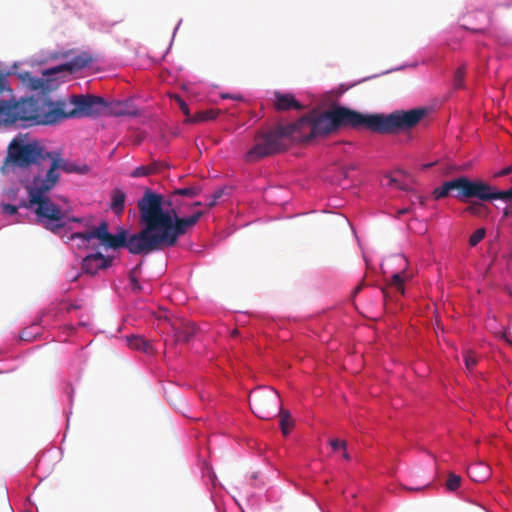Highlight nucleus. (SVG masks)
Here are the masks:
<instances>
[{
	"mask_svg": "<svg viewBox=\"0 0 512 512\" xmlns=\"http://www.w3.org/2000/svg\"><path fill=\"white\" fill-rule=\"evenodd\" d=\"M425 108L396 110L390 114H362L336 106L320 114L309 113L292 123H278L255 134L245 160L253 163L286 151L293 144L327 136L340 128H364L380 134H393L415 127L426 115Z\"/></svg>",
	"mask_w": 512,
	"mask_h": 512,
	"instance_id": "obj_1",
	"label": "nucleus"
},
{
	"mask_svg": "<svg viewBox=\"0 0 512 512\" xmlns=\"http://www.w3.org/2000/svg\"><path fill=\"white\" fill-rule=\"evenodd\" d=\"M163 196L146 188L138 200L137 207L140 223V248H145V254L174 246L178 238L184 235L202 217L198 211L189 217H179L175 209L164 210Z\"/></svg>",
	"mask_w": 512,
	"mask_h": 512,
	"instance_id": "obj_2",
	"label": "nucleus"
},
{
	"mask_svg": "<svg viewBox=\"0 0 512 512\" xmlns=\"http://www.w3.org/2000/svg\"><path fill=\"white\" fill-rule=\"evenodd\" d=\"M55 186L45 182L42 178L33 177L28 190V202L23 201L20 206L31 209L36 215V221L46 230L59 234L69 222L81 223L82 218L71 217L47 195Z\"/></svg>",
	"mask_w": 512,
	"mask_h": 512,
	"instance_id": "obj_3",
	"label": "nucleus"
},
{
	"mask_svg": "<svg viewBox=\"0 0 512 512\" xmlns=\"http://www.w3.org/2000/svg\"><path fill=\"white\" fill-rule=\"evenodd\" d=\"M36 125L55 124L61 120L79 116H98L105 113L108 108L106 100L95 95H75L71 97L70 105L64 101L52 102L43 97Z\"/></svg>",
	"mask_w": 512,
	"mask_h": 512,
	"instance_id": "obj_4",
	"label": "nucleus"
},
{
	"mask_svg": "<svg viewBox=\"0 0 512 512\" xmlns=\"http://www.w3.org/2000/svg\"><path fill=\"white\" fill-rule=\"evenodd\" d=\"M12 92L7 76L0 71V93ZM43 97L21 98L20 100H0V127L36 125Z\"/></svg>",
	"mask_w": 512,
	"mask_h": 512,
	"instance_id": "obj_5",
	"label": "nucleus"
},
{
	"mask_svg": "<svg viewBox=\"0 0 512 512\" xmlns=\"http://www.w3.org/2000/svg\"><path fill=\"white\" fill-rule=\"evenodd\" d=\"M98 239L102 245L111 249L125 247L132 254H145V248H140V231L128 237L125 229H120L117 234L113 235L108 232V224L103 221L98 227L85 232H76L70 236V239H81L89 242L91 239Z\"/></svg>",
	"mask_w": 512,
	"mask_h": 512,
	"instance_id": "obj_6",
	"label": "nucleus"
},
{
	"mask_svg": "<svg viewBox=\"0 0 512 512\" xmlns=\"http://www.w3.org/2000/svg\"><path fill=\"white\" fill-rule=\"evenodd\" d=\"M48 153L37 142H25L15 138L7 148V155L1 169L3 172H8L11 167L28 168L33 164L40 166L47 160Z\"/></svg>",
	"mask_w": 512,
	"mask_h": 512,
	"instance_id": "obj_7",
	"label": "nucleus"
},
{
	"mask_svg": "<svg viewBox=\"0 0 512 512\" xmlns=\"http://www.w3.org/2000/svg\"><path fill=\"white\" fill-rule=\"evenodd\" d=\"M249 405L257 417L270 420L277 416L281 408V398L273 388H258L249 395Z\"/></svg>",
	"mask_w": 512,
	"mask_h": 512,
	"instance_id": "obj_8",
	"label": "nucleus"
},
{
	"mask_svg": "<svg viewBox=\"0 0 512 512\" xmlns=\"http://www.w3.org/2000/svg\"><path fill=\"white\" fill-rule=\"evenodd\" d=\"M453 191L456 192L453 196L460 201L472 198L477 199L478 180H470L466 176L454 178L436 187L432 192V196L435 200H439L449 196Z\"/></svg>",
	"mask_w": 512,
	"mask_h": 512,
	"instance_id": "obj_9",
	"label": "nucleus"
},
{
	"mask_svg": "<svg viewBox=\"0 0 512 512\" xmlns=\"http://www.w3.org/2000/svg\"><path fill=\"white\" fill-rule=\"evenodd\" d=\"M47 159L50 160L49 168L44 172L39 170L34 177L42 178L43 181L56 186L60 179L59 170L66 173L86 174L89 167L86 164L78 165L61 157L59 152H49Z\"/></svg>",
	"mask_w": 512,
	"mask_h": 512,
	"instance_id": "obj_10",
	"label": "nucleus"
},
{
	"mask_svg": "<svg viewBox=\"0 0 512 512\" xmlns=\"http://www.w3.org/2000/svg\"><path fill=\"white\" fill-rule=\"evenodd\" d=\"M94 61V58L88 52H82L79 55L75 56L71 59L70 62L58 65L56 67L47 69L44 72V75L52 76L56 75L62 71L73 72L76 70H80L88 65H90Z\"/></svg>",
	"mask_w": 512,
	"mask_h": 512,
	"instance_id": "obj_11",
	"label": "nucleus"
},
{
	"mask_svg": "<svg viewBox=\"0 0 512 512\" xmlns=\"http://www.w3.org/2000/svg\"><path fill=\"white\" fill-rule=\"evenodd\" d=\"M477 199L486 202L492 200H511L512 199V187L505 191H499L489 183L478 180V192Z\"/></svg>",
	"mask_w": 512,
	"mask_h": 512,
	"instance_id": "obj_12",
	"label": "nucleus"
},
{
	"mask_svg": "<svg viewBox=\"0 0 512 512\" xmlns=\"http://www.w3.org/2000/svg\"><path fill=\"white\" fill-rule=\"evenodd\" d=\"M113 259L101 253L87 255L82 261V270L89 275H95L100 270L109 268Z\"/></svg>",
	"mask_w": 512,
	"mask_h": 512,
	"instance_id": "obj_13",
	"label": "nucleus"
},
{
	"mask_svg": "<svg viewBox=\"0 0 512 512\" xmlns=\"http://www.w3.org/2000/svg\"><path fill=\"white\" fill-rule=\"evenodd\" d=\"M273 107L278 112L301 111L304 109L302 105L291 93L274 92Z\"/></svg>",
	"mask_w": 512,
	"mask_h": 512,
	"instance_id": "obj_14",
	"label": "nucleus"
},
{
	"mask_svg": "<svg viewBox=\"0 0 512 512\" xmlns=\"http://www.w3.org/2000/svg\"><path fill=\"white\" fill-rule=\"evenodd\" d=\"M196 331L197 328L193 323H182L174 329L175 340L176 342L188 343L193 339Z\"/></svg>",
	"mask_w": 512,
	"mask_h": 512,
	"instance_id": "obj_15",
	"label": "nucleus"
},
{
	"mask_svg": "<svg viewBox=\"0 0 512 512\" xmlns=\"http://www.w3.org/2000/svg\"><path fill=\"white\" fill-rule=\"evenodd\" d=\"M126 194L120 188H116L111 193L110 208L116 215H121L125 208Z\"/></svg>",
	"mask_w": 512,
	"mask_h": 512,
	"instance_id": "obj_16",
	"label": "nucleus"
},
{
	"mask_svg": "<svg viewBox=\"0 0 512 512\" xmlns=\"http://www.w3.org/2000/svg\"><path fill=\"white\" fill-rule=\"evenodd\" d=\"M468 473L470 477L476 482H482L489 476V468L484 463H477L469 467Z\"/></svg>",
	"mask_w": 512,
	"mask_h": 512,
	"instance_id": "obj_17",
	"label": "nucleus"
},
{
	"mask_svg": "<svg viewBox=\"0 0 512 512\" xmlns=\"http://www.w3.org/2000/svg\"><path fill=\"white\" fill-rule=\"evenodd\" d=\"M220 114L218 109H208L204 111L196 112L192 117H189L186 121L190 123H199L216 119Z\"/></svg>",
	"mask_w": 512,
	"mask_h": 512,
	"instance_id": "obj_18",
	"label": "nucleus"
},
{
	"mask_svg": "<svg viewBox=\"0 0 512 512\" xmlns=\"http://www.w3.org/2000/svg\"><path fill=\"white\" fill-rule=\"evenodd\" d=\"M128 345L132 349L140 350L143 352H149L151 345L150 343L145 340L142 336L134 335L127 338Z\"/></svg>",
	"mask_w": 512,
	"mask_h": 512,
	"instance_id": "obj_19",
	"label": "nucleus"
},
{
	"mask_svg": "<svg viewBox=\"0 0 512 512\" xmlns=\"http://www.w3.org/2000/svg\"><path fill=\"white\" fill-rule=\"evenodd\" d=\"M277 416L280 417V427H281L282 433L284 435H287L294 425L293 420L291 418V414L288 411L280 408L277 412Z\"/></svg>",
	"mask_w": 512,
	"mask_h": 512,
	"instance_id": "obj_20",
	"label": "nucleus"
},
{
	"mask_svg": "<svg viewBox=\"0 0 512 512\" xmlns=\"http://www.w3.org/2000/svg\"><path fill=\"white\" fill-rule=\"evenodd\" d=\"M465 212H467L471 215H474V216L483 217L488 214L489 209L487 206H485L484 204H482L480 202H471L465 208Z\"/></svg>",
	"mask_w": 512,
	"mask_h": 512,
	"instance_id": "obj_21",
	"label": "nucleus"
},
{
	"mask_svg": "<svg viewBox=\"0 0 512 512\" xmlns=\"http://www.w3.org/2000/svg\"><path fill=\"white\" fill-rule=\"evenodd\" d=\"M156 171H157V165L155 163H153V164H149L146 166L137 167L130 173V176L133 178L149 176L151 174H154Z\"/></svg>",
	"mask_w": 512,
	"mask_h": 512,
	"instance_id": "obj_22",
	"label": "nucleus"
},
{
	"mask_svg": "<svg viewBox=\"0 0 512 512\" xmlns=\"http://www.w3.org/2000/svg\"><path fill=\"white\" fill-rule=\"evenodd\" d=\"M200 191H201V189L198 186L178 188V189H175L171 193V197H174V196L195 197L200 193Z\"/></svg>",
	"mask_w": 512,
	"mask_h": 512,
	"instance_id": "obj_23",
	"label": "nucleus"
},
{
	"mask_svg": "<svg viewBox=\"0 0 512 512\" xmlns=\"http://www.w3.org/2000/svg\"><path fill=\"white\" fill-rule=\"evenodd\" d=\"M38 334H39L38 325L33 324L30 327L22 330V332L20 334V338L23 341L31 342L37 337Z\"/></svg>",
	"mask_w": 512,
	"mask_h": 512,
	"instance_id": "obj_24",
	"label": "nucleus"
},
{
	"mask_svg": "<svg viewBox=\"0 0 512 512\" xmlns=\"http://www.w3.org/2000/svg\"><path fill=\"white\" fill-rule=\"evenodd\" d=\"M465 71L466 68L464 65L460 66L454 74L453 86L455 89H460L464 87V79H465Z\"/></svg>",
	"mask_w": 512,
	"mask_h": 512,
	"instance_id": "obj_25",
	"label": "nucleus"
},
{
	"mask_svg": "<svg viewBox=\"0 0 512 512\" xmlns=\"http://www.w3.org/2000/svg\"><path fill=\"white\" fill-rule=\"evenodd\" d=\"M389 285L394 287L400 294H404V279L402 277V273H394Z\"/></svg>",
	"mask_w": 512,
	"mask_h": 512,
	"instance_id": "obj_26",
	"label": "nucleus"
},
{
	"mask_svg": "<svg viewBox=\"0 0 512 512\" xmlns=\"http://www.w3.org/2000/svg\"><path fill=\"white\" fill-rule=\"evenodd\" d=\"M460 484H461V477L454 473H450L446 480L445 486L448 491L453 492L460 487Z\"/></svg>",
	"mask_w": 512,
	"mask_h": 512,
	"instance_id": "obj_27",
	"label": "nucleus"
},
{
	"mask_svg": "<svg viewBox=\"0 0 512 512\" xmlns=\"http://www.w3.org/2000/svg\"><path fill=\"white\" fill-rule=\"evenodd\" d=\"M112 112L116 115V116H124V115H136V112L135 111H131L130 109H128V107L123 104V103H116L112 109Z\"/></svg>",
	"mask_w": 512,
	"mask_h": 512,
	"instance_id": "obj_28",
	"label": "nucleus"
},
{
	"mask_svg": "<svg viewBox=\"0 0 512 512\" xmlns=\"http://www.w3.org/2000/svg\"><path fill=\"white\" fill-rule=\"evenodd\" d=\"M486 231L484 228H479L473 232V234L469 238V245L474 247L479 242H481L485 237Z\"/></svg>",
	"mask_w": 512,
	"mask_h": 512,
	"instance_id": "obj_29",
	"label": "nucleus"
},
{
	"mask_svg": "<svg viewBox=\"0 0 512 512\" xmlns=\"http://www.w3.org/2000/svg\"><path fill=\"white\" fill-rule=\"evenodd\" d=\"M386 178L388 179L387 186L396 187L403 191H408V185L400 181L397 177L388 175Z\"/></svg>",
	"mask_w": 512,
	"mask_h": 512,
	"instance_id": "obj_30",
	"label": "nucleus"
},
{
	"mask_svg": "<svg viewBox=\"0 0 512 512\" xmlns=\"http://www.w3.org/2000/svg\"><path fill=\"white\" fill-rule=\"evenodd\" d=\"M464 363L468 370H472L477 364V357L471 351H466L464 354Z\"/></svg>",
	"mask_w": 512,
	"mask_h": 512,
	"instance_id": "obj_31",
	"label": "nucleus"
},
{
	"mask_svg": "<svg viewBox=\"0 0 512 512\" xmlns=\"http://www.w3.org/2000/svg\"><path fill=\"white\" fill-rule=\"evenodd\" d=\"M129 281L133 291L138 292L141 290V285L139 284L137 278L135 277L134 271L130 272Z\"/></svg>",
	"mask_w": 512,
	"mask_h": 512,
	"instance_id": "obj_32",
	"label": "nucleus"
},
{
	"mask_svg": "<svg viewBox=\"0 0 512 512\" xmlns=\"http://www.w3.org/2000/svg\"><path fill=\"white\" fill-rule=\"evenodd\" d=\"M330 446L333 450H345L347 448V442L344 440L333 439L330 441Z\"/></svg>",
	"mask_w": 512,
	"mask_h": 512,
	"instance_id": "obj_33",
	"label": "nucleus"
},
{
	"mask_svg": "<svg viewBox=\"0 0 512 512\" xmlns=\"http://www.w3.org/2000/svg\"><path fill=\"white\" fill-rule=\"evenodd\" d=\"M224 190L223 189H217L212 194V200L208 203V207L212 208L216 205V202L218 199H220L223 196Z\"/></svg>",
	"mask_w": 512,
	"mask_h": 512,
	"instance_id": "obj_34",
	"label": "nucleus"
},
{
	"mask_svg": "<svg viewBox=\"0 0 512 512\" xmlns=\"http://www.w3.org/2000/svg\"><path fill=\"white\" fill-rule=\"evenodd\" d=\"M175 99L179 105V108L181 109V111L187 116L189 117L190 116V112H189V108H188V105L185 103V101L183 99H181V97L179 96H175Z\"/></svg>",
	"mask_w": 512,
	"mask_h": 512,
	"instance_id": "obj_35",
	"label": "nucleus"
},
{
	"mask_svg": "<svg viewBox=\"0 0 512 512\" xmlns=\"http://www.w3.org/2000/svg\"><path fill=\"white\" fill-rule=\"evenodd\" d=\"M18 207L12 204H3L2 211L9 215H14L17 212Z\"/></svg>",
	"mask_w": 512,
	"mask_h": 512,
	"instance_id": "obj_36",
	"label": "nucleus"
},
{
	"mask_svg": "<svg viewBox=\"0 0 512 512\" xmlns=\"http://www.w3.org/2000/svg\"><path fill=\"white\" fill-rule=\"evenodd\" d=\"M511 173H512V170H511L510 166H508L506 168H503L499 172H497L494 176L495 177H503V176L509 175Z\"/></svg>",
	"mask_w": 512,
	"mask_h": 512,
	"instance_id": "obj_37",
	"label": "nucleus"
},
{
	"mask_svg": "<svg viewBox=\"0 0 512 512\" xmlns=\"http://www.w3.org/2000/svg\"><path fill=\"white\" fill-rule=\"evenodd\" d=\"M503 214L505 217H509L510 215H512V204L505 207Z\"/></svg>",
	"mask_w": 512,
	"mask_h": 512,
	"instance_id": "obj_38",
	"label": "nucleus"
},
{
	"mask_svg": "<svg viewBox=\"0 0 512 512\" xmlns=\"http://www.w3.org/2000/svg\"><path fill=\"white\" fill-rule=\"evenodd\" d=\"M410 212V208H404L397 212V217H400L401 215L407 214Z\"/></svg>",
	"mask_w": 512,
	"mask_h": 512,
	"instance_id": "obj_39",
	"label": "nucleus"
},
{
	"mask_svg": "<svg viewBox=\"0 0 512 512\" xmlns=\"http://www.w3.org/2000/svg\"><path fill=\"white\" fill-rule=\"evenodd\" d=\"M342 457H343V459H345L347 461H349L351 459V457H350V455H349V453L347 452L346 449L343 450Z\"/></svg>",
	"mask_w": 512,
	"mask_h": 512,
	"instance_id": "obj_40",
	"label": "nucleus"
},
{
	"mask_svg": "<svg viewBox=\"0 0 512 512\" xmlns=\"http://www.w3.org/2000/svg\"><path fill=\"white\" fill-rule=\"evenodd\" d=\"M418 200H419V203H420L421 206L425 205V202H426V198L425 197L419 196Z\"/></svg>",
	"mask_w": 512,
	"mask_h": 512,
	"instance_id": "obj_41",
	"label": "nucleus"
},
{
	"mask_svg": "<svg viewBox=\"0 0 512 512\" xmlns=\"http://www.w3.org/2000/svg\"><path fill=\"white\" fill-rule=\"evenodd\" d=\"M429 485H425L423 487H419V488H407L408 490H413V491H420V490H423L424 488L428 487Z\"/></svg>",
	"mask_w": 512,
	"mask_h": 512,
	"instance_id": "obj_42",
	"label": "nucleus"
},
{
	"mask_svg": "<svg viewBox=\"0 0 512 512\" xmlns=\"http://www.w3.org/2000/svg\"><path fill=\"white\" fill-rule=\"evenodd\" d=\"M399 260L404 263L405 267L407 266V260L404 257H399Z\"/></svg>",
	"mask_w": 512,
	"mask_h": 512,
	"instance_id": "obj_43",
	"label": "nucleus"
},
{
	"mask_svg": "<svg viewBox=\"0 0 512 512\" xmlns=\"http://www.w3.org/2000/svg\"><path fill=\"white\" fill-rule=\"evenodd\" d=\"M382 292H383L384 298L386 299V298H387V292H386V290H385V289H383V291H382Z\"/></svg>",
	"mask_w": 512,
	"mask_h": 512,
	"instance_id": "obj_44",
	"label": "nucleus"
},
{
	"mask_svg": "<svg viewBox=\"0 0 512 512\" xmlns=\"http://www.w3.org/2000/svg\"><path fill=\"white\" fill-rule=\"evenodd\" d=\"M193 205H194V206H201V205H202V203H201V202H195Z\"/></svg>",
	"mask_w": 512,
	"mask_h": 512,
	"instance_id": "obj_45",
	"label": "nucleus"
},
{
	"mask_svg": "<svg viewBox=\"0 0 512 512\" xmlns=\"http://www.w3.org/2000/svg\"><path fill=\"white\" fill-rule=\"evenodd\" d=\"M166 204H167L168 206H171V205H172L171 201H167V203H166Z\"/></svg>",
	"mask_w": 512,
	"mask_h": 512,
	"instance_id": "obj_46",
	"label": "nucleus"
},
{
	"mask_svg": "<svg viewBox=\"0 0 512 512\" xmlns=\"http://www.w3.org/2000/svg\"><path fill=\"white\" fill-rule=\"evenodd\" d=\"M348 170H345L344 176L347 177Z\"/></svg>",
	"mask_w": 512,
	"mask_h": 512,
	"instance_id": "obj_47",
	"label": "nucleus"
},
{
	"mask_svg": "<svg viewBox=\"0 0 512 512\" xmlns=\"http://www.w3.org/2000/svg\"><path fill=\"white\" fill-rule=\"evenodd\" d=\"M232 98H233V99H240V97H239V96H234V97H232Z\"/></svg>",
	"mask_w": 512,
	"mask_h": 512,
	"instance_id": "obj_48",
	"label": "nucleus"
}]
</instances>
